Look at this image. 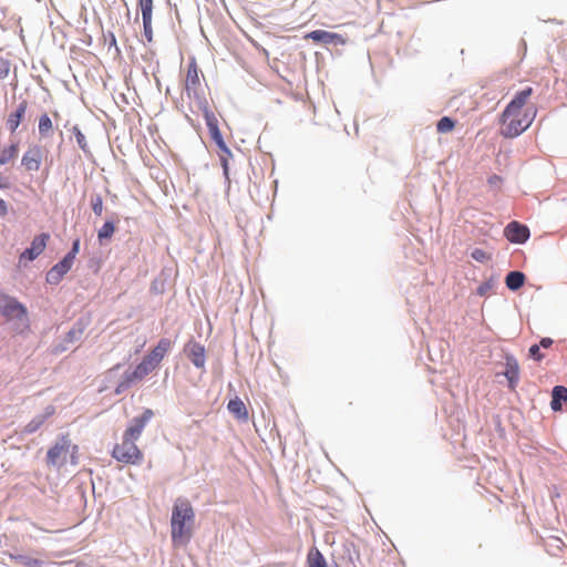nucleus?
<instances>
[{
  "label": "nucleus",
  "mask_w": 567,
  "mask_h": 567,
  "mask_svg": "<svg viewBox=\"0 0 567 567\" xmlns=\"http://www.w3.org/2000/svg\"><path fill=\"white\" fill-rule=\"evenodd\" d=\"M533 92L530 86L517 92L503 111L499 122L504 137L514 138L520 135L534 122L537 110L534 105H527Z\"/></svg>",
  "instance_id": "f257e3e1"
},
{
  "label": "nucleus",
  "mask_w": 567,
  "mask_h": 567,
  "mask_svg": "<svg viewBox=\"0 0 567 567\" xmlns=\"http://www.w3.org/2000/svg\"><path fill=\"white\" fill-rule=\"evenodd\" d=\"M152 410L146 409L141 416L133 420L132 424L125 430L122 442L116 444L112 451V456L125 464H138L143 460V453L135 444L141 436L147 422L153 417Z\"/></svg>",
  "instance_id": "f03ea898"
},
{
  "label": "nucleus",
  "mask_w": 567,
  "mask_h": 567,
  "mask_svg": "<svg viewBox=\"0 0 567 567\" xmlns=\"http://www.w3.org/2000/svg\"><path fill=\"white\" fill-rule=\"evenodd\" d=\"M195 522L194 509L186 498H177L171 519L172 542L175 546L188 544Z\"/></svg>",
  "instance_id": "7ed1b4c3"
},
{
  "label": "nucleus",
  "mask_w": 567,
  "mask_h": 567,
  "mask_svg": "<svg viewBox=\"0 0 567 567\" xmlns=\"http://www.w3.org/2000/svg\"><path fill=\"white\" fill-rule=\"evenodd\" d=\"M0 313L7 321H16V330L23 332L29 330L30 323L27 308L16 298L0 292Z\"/></svg>",
  "instance_id": "20e7f679"
},
{
  "label": "nucleus",
  "mask_w": 567,
  "mask_h": 567,
  "mask_svg": "<svg viewBox=\"0 0 567 567\" xmlns=\"http://www.w3.org/2000/svg\"><path fill=\"white\" fill-rule=\"evenodd\" d=\"M71 449L73 452L78 450L76 445H72L68 435H62L55 444L48 451L47 461L50 465H63L66 461Z\"/></svg>",
  "instance_id": "39448f33"
},
{
  "label": "nucleus",
  "mask_w": 567,
  "mask_h": 567,
  "mask_svg": "<svg viewBox=\"0 0 567 567\" xmlns=\"http://www.w3.org/2000/svg\"><path fill=\"white\" fill-rule=\"evenodd\" d=\"M153 371L154 369L145 360H142L132 372L125 373L116 389V393H121L123 389L128 388L132 383L143 380Z\"/></svg>",
  "instance_id": "423d86ee"
},
{
  "label": "nucleus",
  "mask_w": 567,
  "mask_h": 567,
  "mask_svg": "<svg viewBox=\"0 0 567 567\" xmlns=\"http://www.w3.org/2000/svg\"><path fill=\"white\" fill-rule=\"evenodd\" d=\"M137 8L141 10L144 37L148 43L153 41V9L154 0H137Z\"/></svg>",
  "instance_id": "0eeeda50"
},
{
  "label": "nucleus",
  "mask_w": 567,
  "mask_h": 567,
  "mask_svg": "<svg viewBox=\"0 0 567 567\" xmlns=\"http://www.w3.org/2000/svg\"><path fill=\"white\" fill-rule=\"evenodd\" d=\"M200 89V79H199V70L196 61L193 59L189 61L187 65L186 76H185V90L187 95L197 97L198 91Z\"/></svg>",
  "instance_id": "6e6552de"
},
{
  "label": "nucleus",
  "mask_w": 567,
  "mask_h": 567,
  "mask_svg": "<svg viewBox=\"0 0 567 567\" xmlns=\"http://www.w3.org/2000/svg\"><path fill=\"white\" fill-rule=\"evenodd\" d=\"M305 39L320 42L323 44L344 45L347 39L339 33L329 32L326 30H315L305 35Z\"/></svg>",
  "instance_id": "1a4fd4ad"
},
{
  "label": "nucleus",
  "mask_w": 567,
  "mask_h": 567,
  "mask_svg": "<svg viewBox=\"0 0 567 567\" xmlns=\"http://www.w3.org/2000/svg\"><path fill=\"white\" fill-rule=\"evenodd\" d=\"M42 158L43 152L41 146L33 145L23 154L21 164L28 172H37L40 169Z\"/></svg>",
  "instance_id": "9d476101"
},
{
  "label": "nucleus",
  "mask_w": 567,
  "mask_h": 567,
  "mask_svg": "<svg viewBox=\"0 0 567 567\" xmlns=\"http://www.w3.org/2000/svg\"><path fill=\"white\" fill-rule=\"evenodd\" d=\"M49 238H50L49 234H45V233H42V234L35 236L33 238L32 243H31V247L25 249L20 255V261H23V260L32 261V260H34L45 249L47 243H48Z\"/></svg>",
  "instance_id": "9b49d317"
},
{
  "label": "nucleus",
  "mask_w": 567,
  "mask_h": 567,
  "mask_svg": "<svg viewBox=\"0 0 567 567\" xmlns=\"http://www.w3.org/2000/svg\"><path fill=\"white\" fill-rule=\"evenodd\" d=\"M185 353L196 368H204L206 362L205 348L196 341L186 343Z\"/></svg>",
  "instance_id": "f8f14e48"
},
{
  "label": "nucleus",
  "mask_w": 567,
  "mask_h": 567,
  "mask_svg": "<svg viewBox=\"0 0 567 567\" xmlns=\"http://www.w3.org/2000/svg\"><path fill=\"white\" fill-rule=\"evenodd\" d=\"M505 236L512 243L522 244L528 239L529 230L526 226L512 221L505 228Z\"/></svg>",
  "instance_id": "ddd939ff"
},
{
  "label": "nucleus",
  "mask_w": 567,
  "mask_h": 567,
  "mask_svg": "<svg viewBox=\"0 0 567 567\" xmlns=\"http://www.w3.org/2000/svg\"><path fill=\"white\" fill-rule=\"evenodd\" d=\"M73 262L66 258H63L56 265H54L47 274V282L50 285H58L63 276L72 268Z\"/></svg>",
  "instance_id": "4468645a"
},
{
  "label": "nucleus",
  "mask_w": 567,
  "mask_h": 567,
  "mask_svg": "<svg viewBox=\"0 0 567 567\" xmlns=\"http://www.w3.org/2000/svg\"><path fill=\"white\" fill-rule=\"evenodd\" d=\"M505 367H506V369H505L504 375L508 380L509 388L515 389V386L518 382V379H519L518 362L514 357L508 355V357H506Z\"/></svg>",
  "instance_id": "2eb2a0df"
},
{
  "label": "nucleus",
  "mask_w": 567,
  "mask_h": 567,
  "mask_svg": "<svg viewBox=\"0 0 567 567\" xmlns=\"http://www.w3.org/2000/svg\"><path fill=\"white\" fill-rule=\"evenodd\" d=\"M27 109H28V103L27 101H22L17 110L11 113L8 117V121H7V125L9 127V130L13 133L17 131V128L19 127L22 118L24 117V114L27 112Z\"/></svg>",
  "instance_id": "dca6fc26"
},
{
  "label": "nucleus",
  "mask_w": 567,
  "mask_h": 567,
  "mask_svg": "<svg viewBox=\"0 0 567 567\" xmlns=\"http://www.w3.org/2000/svg\"><path fill=\"white\" fill-rule=\"evenodd\" d=\"M219 148V159L224 171V175L228 178L229 174V158L231 157V151L226 145L223 137L214 141Z\"/></svg>",
  "instance_id": "f3484780"
},
{
  "label": "nucleus",
  "mask_w": 567,
  "mask_h": 567,
  "mask_svg": "<svg viewBox=\"0 0 567 567\" xmlns=\"http://www.w3.org/2000/svg\"><path fill=\"white\" fill-rule=\"evenodd\" d=\"M227 409L238 420L246 421L248 419V410L239 398L230 400L227 404Z\"/></svg>",
  "instance_id": "a211bd4d"
},
{
  "label": "nucleus",
  "mask_w": 567,
  "mask_h": 567,
  "mask_svg": "<svg viewBox=\"0 0 567 567\" xmlns=\"http://www.w3.org/2000/svg\"><path fill=\"white\" fill-rule=\"evenodd\" d=\"M204 117H205V122L208 127L212 140L215 141V140H219L220 137H223V135L219 131V127H218L217 116L208 109H205Z\"/></svg>",
  "instance_id": "6ab92c4d"
},
{
  "label": "nucleus",
  "mask_w": 567,
  "mask_h": 567,
  "mask_svg": "<svg viewBox=\"0 0 567 567\" xmlns=\"http://www.w3.org/2000/svg\"><path fill=\"white\" fill-rule=\"evenodd\" d=\"M563 401H567V388L563 385L554 386L551 392L550 408L554 411H560Z\"/></svg>",
  "instance_id": "aec40b11"
},
{
  "label": "nucleus",
  "mask_w": 567,
  "mask_h": 567,
  "mask_svg": "<svg viewBox=\"0 0 567 567\" xmlns=\"http://www.w3.org/2000/svg\"><path fill=\"white\" fill-rule=\"evenodd\" d=\"M525 279L522 271H511L505 278V284L509 290L516 291L524 286Z\"/></svg>",
  "instance_id": "412c9836"
},
{
  "label": "nucleus",
  "mask_w": 567,
  "mask_h": 567,
  "mask_svg": "<svg viewBox=\"0 0 567 567\" xmlns=\"http://www.w3.org/2000/svg\"><path fill=\"white\" fill-rule=\"evenodd\" d=\"M307 565L308 567H327V561L317 547L309 550L307 555Z\"/></svg>",
  "instance_id": "4be33fe9"
},
{
  "label": "nucleus",
  "mask_w": 567,
  "mask_h": 567,
  "mask_svg": "<svg viewBox=\"0 0 567 567\" xmlns=\"http://www.w3.org/2000/svg\"><path fill=\"white\" fill-rule=\"evenodd\" d=\"M87 327V321L85 320H78L75 324L72 327V329L66 334V340L69 342L78 341L82 338L85 329Z\"/></svg>",
  "instance_id": "5701e85b"
},
{
  "label": "nucleus",
  "mask_w": 567,
  "mask_h": 567,
  "mask_svg": "<svg viewBox=\"0 0 567 567\" xmlns=\"http://www.w3.org/2000/svg\"><path fill=\"white\" fill-rule=\"evenodd\" d=\"M19 153L18 144H11L0 152V165H6L12 162Z\"/></svg>",
  "instance_id": "b1692460"
},
{
  "label": "nucleus",
  "mask_w": 567,
  "mask_h": 567,
  "mask_svg": "<svg viewBox=\"0 0 567 567\" xmlns=\"http://www.w3.org/2000/svg\"><path fill=\"white\" fill-rule=\"evenodd\" d=\"M172 344L173 342L169 339L162 338L151 352L155 354L159 360H163L166 353L171 350Z\"/></svg>",
  "instance_id": "393cba45"
},
{
  "label": "nucleus",
  "mask_w": 567,
  "mask_h": 567,
  "mask_svg": "<svg viewBox=\"0 0 567 567\" xmlns=\"http://www.w3.org/2000/svg\"><path fill=\"white\" fill-rule=\"evenodd\" d=\"M53 131V123L50 116L45 113L39 118V133L42 137L51 135Z\"/></svg>",
  "instance_id": "a878e982"
},
{
  "label": "nucleus",
  "mask_w": 567,
  "mask_h": 567,
  "mask_svg": "<svg viewBox=\"0 0 567 567\" xmlns=\"http://www.w3.org/2000/svg\"><path fill=\"white\" fill-rule=\"evenodd\" d=\"M10 559L27 567H42L41 560L24 555H10Z\"/></svg>",
  "instance_id": "bb28decb"
},
{
  "label": "nucleus",
  "mask_w": 567,
  "mask_h": 567,
  "mask_svg": "<svg viewBox=\"0 0 567 567\" xmlns=\"http://www.w3.org/2000/svg\"><path fill=\"white\" fill-rule=\"evenodd\" d=\"M115 233V225L112 221H105L97 231V238L102 243L105 239H111Z\"/></svg>",
  "instance_id": "cd10ccee"
},
{
  "label": "nucleus",
  "mask_w": 567,
  "mask_h": 567,
  "mask_svg": "<svg viewBox=\"0 0 567 567\" xmlns=\"http://www.w3.org/2000/svg\"><path fill=\"white\" fill-rule=\"evenodd\" d=\"M45 419H47L45 415L35 416L24 426L23 432L27 434H31V433L38 431L45 422Z\"/></svg>",
  "instance_id": "c85d7f7f"
},
{
  "label": "nucleus",
  "mask_w": 567,
  "mask_h": 567,
  "mask_svg": "<svg viewBox=\"0 0 567 567\" xmlns=\"http://www.w3.org/2000/svg\"><path fill=\"white\" fill-rule=\"evenodd\" d=\"M454 127L455 122L449 116H443L436 124L439 133H449L453 131Z\"/></svg>",
  "instance_id": "c756f323"
},
{
  "label": "nucleus",
  "mask_w": 567,
  "mask_h": 567,
  "mask_svg": "<svg viewBox=\"0 0 567 567\" xmlns=\"http://www.w3.org/2000/svg\"><path fill=\"white\" fill-rule=\"evenodd\" d=\"M91 206L96 216H101L103 213V198L101 195H95L91 198Z\"/></svg>",
  "instance_id": "7c9ffc66"
},
{
  "label": "nucleus",
  "mask_w": 567,
  "mask_h": 567,
  "mask_svg": "<svg viewBox=\"0 0 567 567\" xmlns=\"http://www.w3.org/2000/svg\"><path fill=\"white\" fill-rule=\"evenodd\" d=\"M471 256L474 260L478 261V262H487L491 260V255L488 252H486L485 250L483 249H480V248H476L474 249L472 252H471Z\"/></svg>",
  "instance_id": "2f4dec72"
},
{
  "label": "nucleus",
  "mask_w": 567,
  "mask_h": 567,
  "mask_svg": "<svg viewBox=\"0 0 567 567\" xmlns=\"http://www.w3.org/2000/svg\"><path fill=\"white\" fill-rule=\"evenodd\" d=\"M10 72V62L8 59L0 56V80L6 79Z\"/></svg>",
  "instance_id": "473e14b6"
},
{
  "label": "nucleus",
  "mask_w": 567,
  "mask_h": 567,
  "mask_svg": "<svg viewBox=\"0 0 567 567\" xmlns=\"http://www.w3.org/2000/svg\"><path fill=\"white\" fill-rule=\"evenodd\" d=\"M494 287V282L492 280L485 281L481 284L477 289L476 293L481 297L486 296Z\"/></svg>",
  "instance_id": "72a5a7b5"
},
{
  "label": "nucleus",
  "mask_w": 567,
  "mask_h": 567,
  "mask_svg": "<svg viewBox=\"0 0 567 567\" xmlns=\"http://www.w3.org/2000/svg\"><path fill=\"white\" fill-rule=\"evenodd\" d=\"M529 357L536 361H540L544 358V354L540 352V347L538 344H534L528 350Z\"/></svg>",
  "instance_id": "f704fd0d"
},
{
  "label": "nucleus",
  "mask_w": 567,
  "mask_h": 567,
  "mask_svg": "<svg viewBox=\"0 0 567 567\" xmlns=\"http://www.w3.org/2000/svg\"><path fill=\"white\" fill-rule=\"evenodd\" d=\"M80 250V240L76 239L73 241L72 249L70 252H68L64 258L69 259L70 261L74 262L75 256Z\"/></svg>",
  "instance_id": "c9c22d12"
},
{
  "label": "nucleus",
  "mask_w": 567,
  "mask_h": 567,
  "mask_svg": "<svg viewBox=\"0 0 567 567\" xmlns=\"http://www.w3.org/2000/svg\"><path fill=\"white\" fill-rule=\"evenodd\" d=\"M143 360H145L154 370L158 367L162 360H159L155 354L150 352L146 354Z\"/></svg>",
  "instance_id": "e433bc0d"
},
{
  "label": "nucleus",
  "mask_w": 567,
  "mask_h": 567,
  "mask_svg": "<svg viewBox=\"0 0 567 567\" xmlns=\"http://www.w3.org/2000/svg\"><path fill=\"white\" fill-rule=\"evenodd\" d=\"M74 133H75V137H76V142L79 144V146L85 151L86 150V140H85V136L84 134L79 130V128H74Z\"/></svg>",
  "instance_id": "4c0bfd02"
},
{
  "label": "nucleus",
  "mask_w": 567,
  "mask_h": 567,
  "mask_svg": "<svg viewBox=\"0 0 567 567\" xmlns=\"http://www.w3.org/2000/svg\"><path fill=\"white\" fill-rule=\"evenodd\" d=\"M554 341L553 339L546 337V338H543L539 342V347L544 348V349H548L553 346Z\"/></svg>",
  "instance_id": "58836bf2"
},
{
  "label": "nucleus",
  "mask_w": 567,
  "mask_h": 567,
  "mask_svg": "<svg viewBox=\"0 0 567 567\" xmlns=\"http://www.w3.org/2000/svg\"><path fill=\"white\" fill-rule=\"evenodd\" d=\"M7 214H8V205L2 198H0V216L3 217Z\"/></svg>",
  "instance_id": "ea45409f"
},
{
  "label": "nucleus",
  "mask_w": 567,
  "mask_h": 567,
  "mask_svg": "<svg viewBox=\"0 0 567 567\" xmlns=\"http://www.w3.org/2000/svg\"><path fill=\"white\" fill-rule=\"evenodd\" d=\"M501 182V177L497 176V175H493L488 178V183L489 184H496V183H499Z\"/></svg>",
  "instance_id": "a19ab883"
},
{
  "label": "nucleus",
  "mask_w": 567,
  "mask_h": 567,
  "mask_svg": "<svg viewBox=\"0 0 567 567\" xmlns=\"http://www.w3.org/2000/svg\"><path fill=\"white\" fill-rule=\"evenodd\" d=\"M8 187V183L6 181V178L0 174V188H7Z\"/></svg>",
  "instance_id": "79ce46f5"
}]
</instances>
